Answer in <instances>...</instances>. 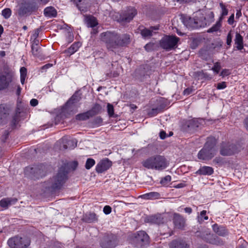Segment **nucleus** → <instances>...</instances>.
Returning a JSON list of instances; mask_svg holds the SVG:
<instances>
[{
  "label": "nucleus",
  "mask_w": 248,
  "mask_h": 248,
  "mask_svg": "<svg viewBox=\"0 0 248 248\" xmlns=\"http://www.w3.org/2000/svg\"><path fill=\"white\" fill-rule=\"evenodd\" d=\"M101 41L105 43L107 48L111 51L120 46H123L130 42L129 35L122 36L115 32L107 31L101 34Z\"/></svg>",
  "instance_id": "obj_1"
},
{
  "label": "nucleus",
  "mask_w": 248,
  "mask_h": 248,
  "mask_svg": "<svg viewBox=\"0 0 248 248\" xmlns=\"http://www.w3.org/2000/svg\"><path fill=\"white\" fill-rule=\"evenodd\" d=\"M142 166L148 169L162 170L168 167L169 163L162 155H155L151 156L142 162Z\"/></svg>",
  "instance_id": "obj_2"
},
{
  "label": "nucleus",
  "mask_w": 248,
  "mask_h": 248,
  "mask_svg": "<svg viewBox=\"0 0 248 248\" xmlns=\"http://www.w3.org/2000/svg\"><path fill=\"white\" fill-rule=\"evenodd\" d=\"M216 143L217 140L214 137L208 138L204 147L198 153V158L203 160H208L212 158L217 152L215 147Z\"/></svg>",
  "instance_id": "obj_3"
},
{
  "label": "nucleus",
  "mask_w": 248,
  "mask_h": 248,
  "mask_svg": "<svg viewBox=\"0 0 248 248\" xmlns=\"http://www.w3.org/2000/svg\"><path fill=\"white\" fill-rule=\"evenodd\" d=\"M67 174L65 167H61L56 175L50 180L48 187L53 189H60L67 179Z\"/></svg>",
  "instance_id": "obj_4"
},
{
  "label": "nucleus",
  "mask_w": 248,
  "mask_h": 248,
  "mask_svg": "<svg viewBox=\"0 0 248 248\" xmlns=\"http://www.w3.org/2000/svg\"><path fill=\"white\" fill-rule=\"evenodd\" d=\"M7 244L10 248H29L31 240L27 237L16 235L9 238Z\"/></svg>",
  "instance_id": "obj_5"
},
{
  "label": "nucleus",
  "mask_w": 248,
  "mask_h": 248,
  "mask_svg": "<svg viewBox=\"0 0 248 248\" xmlns=\"http://www.w3.org/2000/svg\"><path fill=\"white\" fill-rule=\"evenodd\" d=\"M36 4L34 1L26 0L19 5L17 14L20 17L28 16L36 11Z\"/></svg>",
  "instance_id": "obj_6"
},
{
  "label": "nucleus",
  "mask_w": 248,
  "mask_h": 248,
  "mask_svg": "<svg viewBox=\"0 0 248 248\" xmlns=\"http://www.w3.org/2000/svg\"><path fill=\"white\" fill-rule=\"evenodd\" d=\"M132 243L137 248H144L149 243V237L144 231H139L135 234Z\"/></svg>",
  "instance_id": "obj_7"
},
{
  "label": "nucleus",
  "mask_w": 248,
  "mask_h": 248,
  "mask_svg": "<svg viewBox=\"0 0 248 248\" xmlns=\"http://www.w3.org/2000/svg\"><path fill=\"white\" fill-rule=\"evenodd\" d=\"M137 14V11L133 8H130L127 13L124 16L121 15L119 13L111 12L110 16L111 18L118 22H130Z\"/></svg>",
  "instance_id": "obj_8"
},
{
  "label": "nucleus",
  "mask_w": 248,
  "mask_h": 248,
  "mask_svg": "<svg viewBox=\"0 0 248 248\" xmlns=\"http://www.w3.org/2000/svg\"><path fill=\"white\" fill-rule=\"evenodd\" d=\"M179 38L175 36H165L160 41V46L166 50H170L177 47Z\"/></svg>",
  "instance_id": "obj_9"
},
{
  "label": "nucleus",
  "mask_w": 248,
  "mask_h": 248,
  "mask_svg": "<svg viewBox=\"0 0 248 248\" xmlns=\"http://www.w3.org/2000/svg\"><path fill=\"white\" fill-rule=\"evenodd\" d=\"M14 74L11 71L0 74V90L7 88L13 79Z\"/></svg>",
  "instance_id": "obj_10"
},
{
  "label": "nucleus",
  "mask_w": 248,
  "mask_h": 248,
  "mask_svg": "<svg viewBox=\"0 0 248 248\" xmlns=\"http://www.w3.org/2000/svg\"><path fill=\"white\" fill-rule=\"evenodd\" d=\"M117 244L116 237L113 235L104 236L100 242L102 248H114Z\"/></svg>",
  "instance_id": "obj_11"
},
{
  "label": "nucleus",
  "mask_w": 248,
  "mask_h": 248,
  "mask_svg": "<svg viewBox=\"0 0 248 248\" xmlns=\"http://www.w3.org/2000/svg\"><path fill=\"white\" fill-rule=\"evenodd\" d=\"M238 151L236 146L229 143H223L220 147V154L224 156L232 155Z\"/></svg>",
  "instance_id": "obj_12"
},
{
  "label": "nucleus",
  "mask_w": 248,
  "mask_h": 248,
  "mask_svg": "<svg viewBox=\"0 0 248 248\" xmlns=\"http://www.w3.org/2000/svg\"><path fill=\"white\" fill-rule=\"evenodd\" d=\"M196 235L211 244H217L218 242L217 240L218 239L217 237L211 234L208 229H205L202 232H198L196 233Z\"/></svg>",
  "instance_id": "obj_13"
},
{
  "label": "nucleus",
  "mask_w": 248,
  "mask_h": 248,
  "mask_svg": "<svg viewBox=\"0 0 248 248\" xmlns=\"http://www.w3.org/2000/svg\"><path fill=\"white\" fill-rule=\"evenodd\" d=\"M101 107L99 105L96 104L93 108L87 112L78 114L76 119L80 121H84L96 114L101 109Z\"/></svg>",
  "instance_id": "obj_14"
},
{
  "label": "nucleus",
  "mask_w": 248,
  "mask_h": 248,
  "mask_svg": "<svg viewBox=\"0 0 248 248\" xmlns=\"http://www.w3.org/2000/svg\"><path fill=\"white\" fill-rule=\"evenodd\" d=\"M173 222L175 228L178 229H184L186 226V219L177 213L173 214Z\"/></svg>",
  "instance_id": "obj_15"
},
{
  "label": "nucleus",
  "mask_w": 248,
  "mask_h": 248,
  "mask_svg": "<svg viewBox=\"0 0 248 248\" xmlns=\"http://www.w3.org/2000/svg\"><path fill=\"white\" fill-rule=\"evenodd\" d=\"M112 165L111 162L106 158L101 160L96 166V171L98 173H102L108 170Z\"/></svg>",
  "instance_id": "obj_16"
},
{
  "label": "nucleus",
  "mask_w": 248,
  "mask_h": 248,
  "mask_svg": "<svg viewBox=\"0 0 248 248\" xmlns=\"http://www.w3.org/2000/svg\"><path fill=\"white\" fill-rule=\"evenodd\" d=\"M8 114L7 108L3 105H0V124L7 123Z\"/></svg>",
  "instance_id": "obj_17"
},
{
  "label": "nucleus",
  "mask_w": 248,
  "mask_h": 248,
  "mask_svg": "<svg viewBox=\"0 0 248 248\" xmlns=\"http://www.w3.org/2000/svg\"><path fill=\"white\" fill-rule=\"evenodd\" d=\"M147 222L155 224L163 223L164 221V218L161 215H155L147 217L145 219Z\"/></svg>",
  "instance_id": "obj_18"
},
{
  "label": "nucleus",
  "mask_w": 248,
  "mask_h": 248,
  "mask_svg": "<svg viewBox=\"0 0 248 248\" xmlns=\"http://www.w3.org/2000/svg\"><path fill=\"white\" fill-rule=\"evenodd\" d=\"M17 201L16 198H3L0 201V206L4 209H7L9 206L15 204Z\"/></svg>",
  "instance_id": "obj_19"
},
{
  "label": "nucleus",
  "mask_w": 248,
  "mask_h": 248,
  "mask_svg": "<svg viewBox=\"0 0 248 248\" xmlns=\"http://www.w3.org/2000/svg\"><path fill=\"white\" fill-rule=\"evenodd\" d=\"M214 172L213 169L209 166L201 167L196 172L199 175H211Z\"/></svg>",
  "instance_id": "obj_20"
},
{
  "label": "nucleus",
  "mask_w": 248,
  "mask_h": 248,
  "mask_svg": "<svg viewBox=\"0 0 248 248\" xmlns=\"http://www.w3.org/2000/svg\"><path fill=\"white\" fill-rule=\"evenodd\" d=\"M170 248H189L185 241L181 240H174L170 244Z\"/></svg>",
  "instance_id": "obj_21"
},
{
  "label": "nucleus",
  "mask_w": 248,
  "mask_h": 248,
  "mask_svg": "<svg viewBox=\"0 0 248 248\" xmlns=\"http://www.w3.org/2000/svg\"><path fill=\"white\" fill-rule=\"evenodd\" d=\"M234 43L237 49L241 50L244 48L243 38L238 32H236L234 38Z\"/></svg>",
  "instance_id": "obj_22"
},
{
  "label": "nucleus",
  "mask_w": 248,
  "mask_h": 248,
  "mask_svg": "<svg viewBox=\"0 0 248 248\" xmlns=\"http://www.w3.org/2000/svg\"><path fill=\"white\" fill-rule=\"evenodd\" d=\"M212 227L214 231L218 235L225 236L228 234L227 231L223 226H218L217 224H215Z\"/></svg>",
  "instance_id": "obj_23"
},
{
  "label": "nucleus",
  "mask_w": 248,
  "mask_h": 248,
  "mask_svg": "<svg viewBox=\"0 0 248 248\" xmlns=\"http://www.w3.org/2000/svg\"><path fill=\"white\" fill-rule=\"evenodd\" d=\"M83 220L88 223L97 221L98 220L96 215L94 213H89L84 216Z\"/></svg>",
  "instance_id": "obj_24"
},
{
  "label": "nucleus",
  "mask_w": 248,
  "mask_h": 248,
  "mask_svg": "<svg viewBox=\"0 0 248 248\" xmlns=\"http://www.w3.org/2000/svg\"><path fill=\"white\" fill-rule=\"evenodd\" d=\"M57 11L53 7H46L44 11V15L49 18L55 17L57 16Z\"/></svg>",
  "instance_id": "obj_25"
},
{
  "label": "nucleus",
  "mask_w": 248,
  "mask_h": 248,
  "mask_svg": "<svg viewBox=\"0 0 248 248\" xmlns=\"http://www.w3.org/2000/svg\"><path fill=\"white\" fill-rule=\"evenodd\" d=\"M81 45V44L80 42H75L65 51V53L69 55H71L78 51Z\"/></svg>",
  "instance_id": "obj_26"
},
{
  "label": "nucleus",
  "mask_w": 248,
  "mask_h": 248,
  "mask_svg": "<svg viewBox=\"0 0 248 248\" xmlns=\"http://www.w3.org/2000/svg\"><path fill=\"white\" fill-rule=\"evenodd\" d=\"M85 20L89 27L93 28L98 24L96 18L91 16H87L85 18Z\"/></svg>",
  "instance_id": "obj_27"
},
{
  "label": "nucleus",
  "mask_w": 248,
  "mask_h": 248,
  "mask_svg": "<svg viewBox=\"0 0 248 248\" xmlns=\"http://www.w3.org/2000/svg\"><path fill=\"white\" fill-rule=\"evenodd\" d=\"M80 99V97L78 96V94H74L69 101L67 102L66 106L67 108L75 105V104L77 103Z\"/></svg>",
  "instance_id": "obj_28"
},
{
  "label": "nucleus",
  "mask_w": 248,
  "mask_h": 248,
  "mask_svg": "<svg viewBox=\"0 0 248 248\" xmlns=\"http://www.w3.org/2000/svg\"><path fill=\"white\" fill-rule=\"evenodd\" d=\"M199 124L198 120L192 119L187 122V126L190 130H194L199 127Z\"/></svg>",
  "instance_id": "obj_29"
},
{
  "label": "nucleus",
  "mask_w": 248,
  "mask_h": 248,
  "mask_svg": "<svg viewBox=\"0 0 248 248\" xmlns=\"http://www.w3.org/2000/svg\"><path fill=\"white\" fill-rule=\"evenodd\" d=\"M160 194L157 192H150L142 196L145 199H155L159 197Z\"/></svg>",
  "instance_id": "obj_30"
},
{
  "label": "nucleus",
  "mask_w": 248,
  "mask_h": 248,
  "mask_svg": "<svg viewBox=\"0 0 248 248\" xmlns=\"http://www.w3.org/2000/svg\"><path fill=\"white\" fill-rule=\"evenodd\" d=\"M40 47L36 44H32L31 46V52L32 54L36 57L39 56L40 53Z\"/></svg>",
  "instance_id": "obj_31"
},
{
  "label": "nucleus",
  "mask_w": 248,
  "mask_h": 248,
  "mask_svg": "<svg viewBox=\"0 0 248 248\" xmlns=\"http://www.w3.org/2000/svg\"><path fill=\"white\" fill-rule=\"evenodd\" d=\"M221 21L218 20L216 24L213 26L211 28L207 31L208 32H213L218 31L221 26Z\"/></svg>",
  "instance_id": "obj_32"
},
{
  "label": "nucleus",
  "mask_w": 248,
  "mask_h": 248,
  "mask_svg": "<svg viewBox=\"0 0 248 248\" xmlns=\"http://www.w3.org/2000/svg\"><path fill=\"white\" fill-rule=\"evenodd\" d=\"M141 35L144 38H150L152 36V31L147 29H144L141 30Z\"/></svg>",
  "instance_id": "obj_33"
},
{
  "label": "nucleus",
  "mask_w": 248,
  "mask_h": 248,
  "mask_svg": "<svg viewBox=\"0 0 248 248\" xmlns=\"http://www.w3.org/2000/svg\"><path fill=\"white\" fill-rule=\"evenodd\" d=\"M208 219V216H206V211L203 210L199 216H198V220L200 223H202L204 220Z\"/></svg>",
  "instance_id": "obj_34"
},
{
  "label": "nucleus",
  "mask_w": 248,
  "mask_h": 248,
  "mask_svg": "<svg viewBox=\"0 0 248 248\" xmlns=\"http://www.w3.org/2000/svg\"><path fill=\"white\" fill-rule=\"evenodd\" d=\"M219 5L221 8L222 11L221 16L219 18V20L222 21L224 18V17L227 15L228 11V10L226 8L225 5L222 3H220Z\"/></svg>",
  "instance_id": "obj_35"
},
{
  "label": "nucleus",
  "mask_w": 248,
  "mask_h": 248,
  "mask_svg": "<svg viewBox=\"0 0 248 248\" xmlns=\"http://www.w3.org/2000/svg\"><path fill=\"white\" fill-rule=\"evenodd\" d=\"M95 162L94 159L92 158L87 159L85 164L86 169L88 170L90 169L95 164Z\"/></svg>",
  "instance_id": "obj_36"
},
{
  "label": "nucleus",
  "mask_w": 248,
  "mask_h": 248,
  "mask_svg": "<svg viewBox=\"0 0 248 248\" xmlns=\"http://www.w3.org/2000/svg\"><path fill=\"white\" fill-rule=\"evenodd\" d=\"M11 10L9 8H6L2 11V15L6 19H7L10 17L11 16Z\"/></svg>",
  "instance_id": "obj_37"
},
{
  "label": "nucleus",
  "mask_w": 248,
  "mask_h": 248,
  "mask_svg": "<svg viewBox=\"0 0 248 248\" xmlns=\"http://www.w3.org/2000/svg\"><path fill=\"white\" fill-rule=\"evenodd\" d=\"M155 47L156 46L155 44L153 43H149L145 46L144 48L146 51H151L154 50Z\"/></svg>",
  "instance_id": "obj_38"
},
{
  "label": "nucleus",
  "mask_w": 248,
  "mask_h": 248,
  "mask_svg": "<svg viewBox=\"0 0 248 248\" xmlns=\"http://www.w3.org/2000/svg\"><path fill=\"white\" fill-rule=\"evenodd\" d=\"M107 111L109 117H112L114 114V108L113 106L108 103L107 105Z\"/></svg>",
  "instance_id": "obj_39"
},
{
  "label": "nucleus",
  "mask_w": 248,
  "mask_h": 248,
  "mask_svg": "<svg viewBox=\"0 0 248 248\" xmlns=\"http://www.w3.org/2000/svg\"><path fill=\"white\" fill-rule=\"evenodd\" d=\"M20 112L16 111L15 116L13 118L12 125L13 126H16L18 122V116Z\"/></svg>",
  "instance_id": "obj_40"
},
{
  "label": "nucleus",
  "mask_w": 248,
  "mask_h": 248,
  "mask_svg": "<svg viewBox=\"0 0 248 248\" xmlns=\"http://www.w3.org/2000/svg\"><path fill=\"white\" fill-rule=\"evenodd\" d=\"M221 69L220 64L218 62H217L214 64L212 70L216 74H218Z\"/></svg>",
  "instance_id": "obj_41"
},
{
  "label": "nucleus",
  "mask_w": 248,
  "mask_h": 248,
  "mask_svg": "<svg viewBox=\"0 0 248 248\" xmlns=\"http://www.w3.org/2000/svg\"><path fill=\"white\" fill-rule=\"evenodd\" d=\"M160 111V109L158 108H152L149 112L148 115L151 117L156 115Z\"/></svg>",
  "instance_id": "obj_42"
},
{
  "label": "nucleus",
  "mask_w": 248,
  "mask_h": 248,
  "mask_svg": "<svg viewBox=\"0 0 248 248\" xmlns=\"http://www.w3.org/2000/svg\"><path fill=\"white\" fill-rule=\"evenodd\" d=\"M171 181V177L170 175H167L164 177L160 181L161 184L165 185Z\"/></svg>",
  "instance_id": "obj_43"
},
{
  "label": "nucleus",
  "mask_w": 248,
  "mask_h": 248,
  "mask_svg": "<svg viewBox=\"0 0 248 248\" xmlns=\"http://www.w3.org/2000/svg\"><path fill=\"white\" fill-rule=\"evenodd\" d=\"M232 31H230L228 33L227 36V41L226 43L228 46H231L232 42Z\"/></svg>",
  "instance_id": "obj_44"
},
{
  "label": "nucleus",
  "mask_w": 248,
  "mask_h": 248,
  "mask_svg": "<svg viewBox=\"0 0 248 248\" xmlns=\"http://www.w3.org/2000/svg\"><path fill=\"white\" fill-rule=\"evenodd\" d=\"M20 78H26L27 70L24 67H22L20 69Z\"/></svg>",
  "instance_id": "obj_45"
},
{
  "label": "nucleus",
  "mask_w": 248,
  "mask_h": 248,
  "mask_svg": "<svg viewBox=\"0 0 248 248\" xmlns=\"http://www.w3.org/2000/svg\"><path fill=\"white\" fill-rule=\"evenodd\" d=\"M103 212L106 215L109 214L111 212V208L108 205H106L103 208Z\"/></svg>",
  "instance_id": "obj_46"
},
{
  "label": "nucleus",
  "mask_w": 248,
  "mask_h": 248,
  "mask_svg": "<svg viewBox=\"0 0 248 248\" xmlns=\"http://www.w3.org/2000/svg\"><path fill=\"white\" fill-rule=\"evenodd\" d=\"M106 75L109 78L116 77L119 75V73L116 71L112 72V71L106 73Z\"/></svg>",
  "instance_id": "obj_47"
},
{
  "label": "nucleus",
  "mask_w": 248,
  "mask_h": 248,
  "mask_svg": "<svg viewBox=\"0 0 248 248\" xmlns=\"http://www.w3.org/2000/svg\"><path fill=\"white\" fill-rule=\"evenodd\" d=\"M226 86V83L225 82H221L217 84V88L218 90H221L225 89Z\"/></svg>",
  "instance_id": "obj_48"
},
{
  "label": "nucleus",
  "mask_w": 248,
  "mask_h": 248,
  "mask_svg": "<svg viewBox=\"0 0 248 248\" xmlns=\"http://www.w3.org/2000/svg\"><path fill=\"white\" fill-rule=\"evenodd\" d=\"M230 74V72L229 70L225 69H223L222 70V71L221 72V73L220 74V76H222V77H224L228 76Z\"/></svg>",
  "instance_id": "obj_49"
},
{
  "label": "nucleus",
  "mask_w": 248,
  "mask_h": 248,
  "mask_svg": "<svg viewBox=\"0 0 248 248\" xmlns=\"http://www.w3.org/2000/svg\"><path fill=\"white\" fill-rule=\"evenodd\" d=\"M194 90L192 88H188L185 89L183 92V94L185 95H188L191 94Z\"/></svg>",
  "instance_id": "obj_50"
},
{
  "label": "nucleus",
  "mask_w": 248,
  "mask_h": 248,
  "mask_svg": "<svg viewBox=\"0 0 248 248\" xmlns=\"http://www.w3.org/2000/svg\"><path fill=\"white\" fill-rule=\"evenodd\" d=\"M234 14H232L229 18L228 20V23L230 25H232L234 22Z\"/></svg>",
  "instance_id": "obj_51"
},
{
  "label": "nucleus",
  "mask_w": 248,
  "mask_h": 248,
  "mask_svg": "<svg viewBox=\"0 0 248 248\" xmlns=\"http://www.w3.org/2000/svg\"><path fill=\"white\" fill-rule=\"evenodd\" d=\"M38 101L36 99H32L30 101V104L32 107H35L36 106H37L38 105Z\"/></svg>",
  "instance_id": "obj_52"
},
{
  "label": "nucleus",
  "mask_w": 248,
  "mask_h": 248,
  "mask_svg": "<svg viewBox=\"0 0 248 248\" xmlns=\"http://www.w3.org/2000/svg\"><path fill=\"white\" fill-rule=\"evenodd\" d=\"M166 132L164 131H161L160 132V137L161 139H164L166 138Z\"/></svg>",
  "instance_id": "obj_53"
},
{
  "label": "nucleus",
  "mask_w": 248,
  "mask_h": 248,
  "mask_svg": "<svg viewBox=\"0 0 248 248\" xmlns=\"http://www.w3.org/2000/svg\"><path fill=\"white\" fill-rule=\"evenodd\" d=\"M184 210L186 213H188L189 214H191L192 211V210L191 208H190V207H186L184 209Z\"/></svg>",
  "instance_id": "obj_54"
},
{
  "label": "nucleus",
  "mask_w": 248,
  "mask_h": 248,
  "mask_svg": "<svg viewBox=\"0 0 248 248\" xmlns=\"http://www.w3.org/2000/svg\"><path fill=\"white\" fill-rule=\"evenodd\" d=\"M52 66V64H50V63H47L45 65H44L42 67V69L43 70L44 69H48L50 67H51V66Z\"/></svg>",
  "instance_id": "obj_55"
},
{
  "label": "nucleus",
  "mask_w": 248,
  "mask_h": 248,
  "mask_svg": "<svg viewBox=\"0 0 248 248\" xmlns=\"http://www.w3.org/2000/svg\"><path fill=\"white\" fill-rule=\"evenodd\" d=\"M95 123L98 124V125H100L102 123V119L100 117H97L95 120Z\"/></svg>",
  "instance_id": "obj_56"
},
{
  "label": "nucleus",
  "mask_w": 248,
  "mask_h": 248,
  "mask_svg": "<svg viewBox=\"0 0 248 248\" xmlns=\"http://www.w3.org/2000/svg\"><path fill=\"white\" fill-rule=\"evenodd\" d=\"M244 124L245 127L248 130V117L245 120Z\"/></svg>",
  "instance_id": "obj_57"
},
{
  "label": "nucleus",
  "mask_w": 248,
  "mask_h": 248,
  "mask_svg": "<svg viewBox=\"0 0 248 248\" xmlns=\"http://www.w3.org/2000/svg\"><path fill=\"white\" fill-rule=\"evenodd\" d=\"M246 242H244V243L241 245H239L237 248H246Z\"/></svg>",
  "instance_id": "obj_58"
},
{
  "label": "nucleus",
  "mask_w": 248,
  "mask_h": 248,
  "mask_svg": "<svg viewBox=\"0 0 248 248\" xmlns=\"http://www.w3.org/2000/svg\"><path fill=\"white\" fill-rule=\"evenodd\" d=\"M241 16V12L240 10H238L237 11L236 14V18H239Z\"/></svg>",
  "instance_id": "obj_59"
},
{
  "label": "nucleus",
  "mask_w": 248,
  "mask_h": 248,
  "mask_svg": "<svg viewBox=\"0 0 248 248\" xmlns=\"http://www.w3.org/2000/svg\"><path fill=\"white\" fill-rule=\"evenodd\" d=\"M21 91V88L18 86L17 89L16 93L17 95H19Z\"/></svg>",
  "instance_id": "obj_60"
},
{
  "label": "nucleus",
  "mask_w": 248,
  "mask_h": 248,
  "mask_svg": "<svg viewBox=\"0 0 248 248\" xmlns=\"http://www.w3.org/2000/svg\"><path fill=\"white\" fill-rule=\"evenodd\" d=\"M8 136V133L7 131H5V133H4V137L3 138H2V140H5L6 139Z\"/></svg>",
  "instance_id": "obj_61"
},
{
  "label": "nucleus",
  "mask_w": 248,
  "mask_h": 248,
  "mask_svg": "<svg viewBox=\"0 0 248 248\" xmlns=\"http://www.w3.org/2000/svg\"><path fill=\"white\" fill-rule=\"evenodd\" d=\"M5 52L4 51H0V56L3 57L5 56Z\"/></svg>",
  "instance_id": "obj_62"
},
{
  "label": "nucleus",
  "mask_w": 248,
  "mask_h": 248,
  "mask_svg": "<svg viewBox=\"0 0 248 248\" xmlns=\"http://www.w3.org/2000/svg\"><path fill=\"white\" fill-rule=\"evenodd\" d=\"M26 78H20V81L22 84H23L25 82Z\"/></svg>",
  "instance_id": "obj_63"
},
{
  "label": "nucleus",
  "mask_w": 248,
  "mask_h": 248,
  "mask_svg": "<svg viewBox=\"0 0 248 248\" xmlns=\"http://www.w3.org/2000/svg\"><path fill=\"white\" fill-rule=\"evenodd\" d=\"M3 31V28L1 25H0V37Z\"/></svg>",
  "instance_id": "obj_64"
}]
</instances>
